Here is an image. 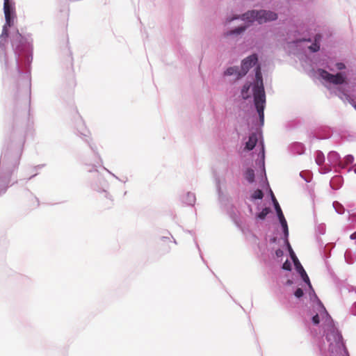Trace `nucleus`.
<instances>
[{
  "label": "nucleus",
  "mask_w": 356,
  "mask_h": 356,
  "mask_svg": "<svg viewBox=\"0 0 356 356\" xmlns=\"http://www.w3.org/2000/svg\"><path fill=\"white\" fill-rule=\"evenodd\" d=\"M254 105L259 113L261 122L264 118V104L266 103V95L264 91L263 78L261 67L257 66L255 72V80L252 88Z\"/></svg>",
  "instance_id": "1"
},
{
  "label": "nucleus",
  "mask_w": 356,
  "mask_h": 356,
  "mask_svg": "<svg viewBox=\"0 0 356 356\" xmlns=\"http://www.w3.org/2000/svg\"><path fill=\"white\" fill-rule=\"evenodd\" d=\"M276 19V13L267 10H252L248 11L242 15L243 20H247L248 22L257 21L259 24L275 20Z\"/></svg>",
  "instance_id": "2"
},
{
  "label": "nucleus",
  "mask_w": 356,
  "mask_h": 356,
  "mask_svg": "<svg viewBox=\"0 0 356 356\" xmlns=\"http://www.w3.org/2000/svg\"><path fill=\"white\" fill-rule=\"evenodd\" d=\"M289 250L290 256L294 263V265L296 266L297 271L299 273V274L300 275V276L302 278V280H304V282L308 284V286H309L310 289H312L309 278L307 274L306 273L305 269L303 268L302 266L300 263L296 254L293 251L290 244H289Z\"/></svg>",
  "instance_id": "3"
},
{
  "label": "nucleus",
  "mask_w": 356,
  "mask_h": 356,
  "mask_svg": "<svg viewBox=\"0 0 356 356\" xmlns=\"http://www.w3.org/2000/svg\"><path fill=\"white\" fill-rule=\"evenodd\" d=\"M12 45L17 54H20L27 47L26 38L18 31L12 36Z\"/></svg>",
  "instance_id": "4"
},
{
  "label": "nucleus",
  "mask_w": 356,
  "mask_h": 356,
  "mask_svg": "<svg viewBox=\"0 0 356 356\" xmlns=\"http://www.w3.org/2000/svg\"><path fill=\"white\" fill-rule=\"evenodd\" d=\"M320 76L325 81L335 84H342L346 81V77L341 73H337V74H332L325 70H319Z\"/></svg>",
  "instance_id": "5"
},
{
  "label": "nucleus",
  "mask_w": 356,
  "mask_h": 356,
  "mask_svg": "<svg viewBox=\"0 0 356 356\" xmlns=\"http://www.w3.org/2000/svg\"><path fill=\"white\" fill-rule=\"evenodd\" d=\"M258 58L256 54H252L242 61L241 67L238 72V75L236 76L237 79L244 76L248 72L250 67L255 65L257 63Z\"/></svg>",
  "instance_id": "6"
},
{
  "label": "nucleus",
  "mask_w": 356,
  "mask_h": 356,
  "mask_svg": "<svg viewBox=\"0 0 356 356\" xmlns=\"http://www.w3.org/2000/svg\"><path fill=\"white\" fill-rule=\"evenodd\" d=\"M3 10H4V15H5V19L6 21V24L8 26H11L12 25L11 13L13 10V6L10 2V0H4Z\"/></svg>",
  "instance_id": "7"
},
{
  "label": "nucleus",
  "mask_w": 356,
  "mask_h": 356,
  "mask_svg": "<svg viewBox=\"0 0 356 356\" xmlns=\"http://www.w3.org/2000/svg\"><path fill=\"white\" fill-rule=\"evenodd\" d=\"M257 141V134L256 133L251 134L248 138V140L245 143V149L248 151L253 149Z\"/></svg>",
  "instance_id": "8"
},
{
  "label": "nucleus",
  "mask_w": 356,
  "mask_h": 356,
  "mask_svg": "<svg viewBox=\"0 0 356 356\" xmlns=\"http://www.w3.org/2000/svg\"><path fill=\"white\" fill-rule=\"evenodd\" d=\"M250 83H245L242 89H241V97L243 99H248L251 97V93L250 92Z\"/></svg>",
  "instance_id": "9"
},
{
  "label": "nucleus",
  "mask_w": 356,
  "mask_h": 356,
  "mask_svg": "<svg viewBox=\"0 0 356 356\" xmlns=\"http://www.w3.org/2000/svg\"><path fill=\"white\" fill-rule=\"evenodd\" d=\"M263 190L266 193L267 197L269 195L270 197V200H277L276 197L272 191V190L269 188L268 184L266 183V180H263Z\"/></svg>",
  "instance_id": "10"
},
{
  "label": "nucleus",
  "mask_w": 356,
  "mask_h": 356,
  "mask_svg": "<svg viewBox=\"0 0 356 356\" xmlns=\"http://www.w3.org/2000/svg\"><path fill=\"white\" fill-rule=\"evenodd\" d=\"M245 178L249 182L252 183L254 179V172L252 169H248L244 174Z\"/></svg>",
  "instance_id": "11"
},
{
  "label": "nucleus",
  "mask_w": 356,
  "mask_h": 356,
  "mask_svg": "<svg viewBox=\"0 0 356 356\" xmlns=\"http://www.w3.org/2000/svg\"><path fill=\"white\" fill-rule=\"evenodd\" d=\"M315 161L318 165H321L323 164L325 161V156L324 154L321 151L316 152Z\"/></svg>",
  "instance_id": "12"
},
{
  "label": "nucleus",
  "mask_w": 356,
  "mask_h": 356,
  "mask_svg": "<svg viewBox=\"0 0 356 356\" xmlns=\"http://www.w3.org/2000/svg\"><path fill=\"white\" fill-rule=\"evenodd\" d=\"M264 190L257 189L252 194V198L254 200H261L264 197Z\"/></svg>",
  "instance_id": "13"
},
{
  "label": "nucleus",
  "mask_w": 356,
  "mask_h": 356,
  "mask_svg": "<svg viewBox=\"0 0 356 356\" xmlns=\"http://www.w3.org/2000/svg\"><path fill=\"white\" fill-rule=\"evenodd\" d=\"M270 209L268 207H266L263 209L262 211L257 215V218L260 220H264L266 216L270 213Z\"/></svg>",
  "instance_id": "14"
},
{
  "label": "nucleus",
  "mask_w": 356,
  "mask_h": 356,
  "mask_svg": "<svg viewBox=\"0 0 356 356\" xmlns=\"http://www.w3.org/2000/svg\"><path fill=\"white\" fill-rule=\"evenodd\" d=\"M280 222L283 228V232H284L285 238H287V237L289 236V229H288L286 220L285 218H283L282 220H280Z\"/></svg>",
  "instance_id": "15"
},
{
  "label": "nucleus",
  "mask_w": 356,
  "mask_h": 356,
  "mask_svg": "<svg viewBox=\"0 0 356 356\" xmlns=\"http://www.w3.org/2000/svg\"><path fill=\"white\" fill-rule=\"evenodd\" d=\"M240 70H238V67H229L225 72V75H227V76H230V75H233V74H237V76L238 75V72Z\"/></svg>",
  "instance_id": "16"
},
{
  "label": "nucleus",
  "mask_w": 356,
  "mask_h": 356,
  "mask_svg": "<svg viewBox=\"0 0 356 356\" xmlns=\"http://www.w3.org/2000/svg\"><path fill=\"white\" fill-rule=\"evenodd\" d=\"M275 204V209L277 211V216L280 220H282L283 218H285L284 214L282 211V209L278 204V202H273Z\"/></svg>",
  "instance_id": "17"
},
{
  "label": "nucleus",
  "mask_w": 356,
  "mask_h": 356,
  "mask_svg": "<svg viewBox=\"0 0 356 356\" xmlns=\"http://www.w3.org/2000/svg\"><path fill=\"white\" fill-rule=\"evenodd\" d=\"M333 207L339 213H343L344 211V209H343L342 206L339 203V202H333Z\"/></svg>",
  "instance_id": "18"
},
{
  "label": "nucleus",
  "mask_w": 356,
  "mask_h": 356,
  "mask_svg": "<svg viewBox=\"0 0 356 356\" xmlns=\"http://www.w3.org/2000/svg\"><path fill=\"white\" fill-rule=\"evenodd\" d=\"M246 29V26H239L238 28L237 29H235L234 30H232L231 31L229 34V35H232V34H239L241 33H242L245 29Z\"/></svg>",
  "instance_id": "19"
},
{
  "label": "nucleus",
  "mask_w": 356,
  "mask_h": 356,
  "mask_svg": "<svg viewBox=\"0 0 356 356\" xmlns=\"http://www.w3.org/2000/svg\"><path fill=\"white\" fill-rule=\"evenodd\" d=\"M309 49L312 52H316L320 49V45L318 43L314 42L311 46L309 47Z\"/></svg>",
  "instance_id": "20"
},
{
  "label": "nucleus",
  "mask_w": 356,
  "mask_h": 356,
  "mask_svg": "<svg viewBox=\"0 0 356 356\" xmlns=\"http://www.w3.org/2000/svg\"><path fill=\"white\" fill-rule=\"evenodd\" d=\"M304 293L302 289L298 288L296 290L294 295L296 298H300L303 296Z\"/></svg>",
  "instance_id": "21"
},
{
  "label": "nucleus",
  "mask_w": 356,
  "mask_h": 356,
  "mask_svg": "<svg viewBox=\"0 0 356 356\" xmlns=\"http://www.w3.org/2000/svg\"><path fill=\"white\" fill-rule=\"evenodd\" d=\"M282 268L286 270H291V263L286 260L282 265Z\"/></svg>",
  "instance_id": "22"
},
{
  "label": "nucleus",
  "mask_w": 356,
  "mask_h": 356,
  "mask_svg": "<svg viewBox=\"0 0 356 356\" xmlns=\"http://www.w3.org/2000/svg\"><path fill=\"white\" fill-rule=\"evenodd\" d=\"M354 158L352 155H348L345 158V163L346 164H350L353 162Z\"/></svg>",
  "instance_id": "23"
},
{
  "label": "nucleus",
  "mask_w": 356,
  "mask_h": 356,
  "mask_svg": "<svg viewBox=\"0 0 356 356\" xmlns=\"http://www.w3.org/2000/svg\"><path fill=\"white\" fill-rule=\"evenodd\" d=\"M312 322L314 325H318L320 323V318L318 314H316L312 317Z\"/></svg>",
  "instance_id": "24"
},
{
  "label": "nucleus",
  "mask_w": 356,
  "mask_h": 356,
  "mask_svg": "<svg viewBox=\"0 0 356 356\" xmlns=\"http://www.w3.org/2000/svg\"><path fill=\"white\" fill-rule=\"evenodd\" d=\"M336 67L339 70H342L346 68V65L343 63H337Z\"/></svg>",
  "instance_id": "25"
},
{
  "label": "nucleus",
  "mask_w": 356,
  "mask_h": 356,
  "mask_svg": "<svg viewBox=\"0 0 356 356\" xmlns=\"http://www.w3.org/2000/svg\"><path fill=\"white\" fill-rule=\"evenodd\" d=\"M328 158H332V159H337L338 158V154L335 152H331L328 154Z\"/></svg>",
  "instance_id": "26"
},
{
  "label": "nucleus",
  "mask_w": 356,
  "mask_h": 356,
  "mask_svg": "<svg viewBox=\"0 0 356 356\" xmlns=\"http://www.w3.org/2000/svg\"><path fill=\"white\" fill-rule=\"evenodd\" d=\"M321 35H316L315 36L314 42L318 43V42L321 40Z\"/></svg>",
  "instance_id": "27"
},
{
  "label": "nucleus",
  "mask_w": 356,
  "mask_h": 356,
  "mask_svg": "<svg viewBox=\"0 0 356 356\" xmlns=\"http://www.w3.org/2000/svg\"><path fill=\"white\" fill-rule=\"evenodd\" d=\"M350 238L351 239H356V232L355 233H353V234H351Z\"/></svg>",
  "instance_id": "28"
},
{
  "label": "nucleus",
  "mask_w": 356,
  "mask_h": 356,
  "mask_svg": "<svg viewBox=\"0 0 356 356\" xmlns=\"http://www.w3.org/2000/svg\"><path fill=\"white\" fill-rule=\"evenodd\" d=\"M281 253H282V251H281V250H280L276 251V254H277V256H280V254Z\"/></svg>",
  "instance_id": "29"
},
{
  "label": "nucleus",
  "mask_w": 356,
  "mask_h": 356,
  "mask_svg": "<svg viewBox=\"0 0 356 356\" xmlns=\"http://www.w3.org/2000/svg\"><path fill=\"white\" fill-rule=\"evenodd\" d=\"M190 197V198H194V199H195V196H194V195H193V194H191V197Z\"/></svg>",
  "instance_id": "30"
},
{
  "label": "nucleus",
  "mask_w": 356,
  "mask_h": 356,
  "mask_svg": "<svg viewBox=\"0 0 356 356\" xmlns=\"http://www.w3.org/2000/svg\"><path fill=\"white\" fill-rule=\"evenodd\" d=\"M236 19V17L231 18L229 21V22H231V21H232V20H233V19Z\"/></svg>",
  "instance_id": "31"
},
{
  "label": "nucleus",
  "mask_w": 356,
  "mask_h": 356,
  "mask_svg": "<svg viewBox=\"0 0 356 356\" xmlns=\"http://www.w3.org/2000/svg\"><path fill=\"white\" fill-rule=\"evenodd\" d=\"M353 107L356 109V104H353Z\"/></svg>",
  "instance_id": "32"
},
{
  "label": "nucleus",
  "mask_w": 356,
  "mask_h": 356,
  "mask_svg": "<svg viewBox=\"0 0 356 356\" xmlns=\"http://www.w3.org/2000/svg\"><path fill=\"white\" fill-rule=\"evenodd\" d=\"M286 241H288V239H286ZM289 243L287 242V245H289Z\"/></svg>",
  "instance_id": "33"
},
{
  "label": "nucleus",
  "mask_w": 356,
  "mask_h": 356,
  "mask_svg": "<svg viewBox=\"0 0 356 356\" xmlns=\"http://www.w3.org/2000/svg\"><path fill=\"white\" fill-rule=\"evenodd\" d=\"M354 307L356 308V302L354 304Z\"/></svg>",
  "instance_id": "34"
}]
</instances>
